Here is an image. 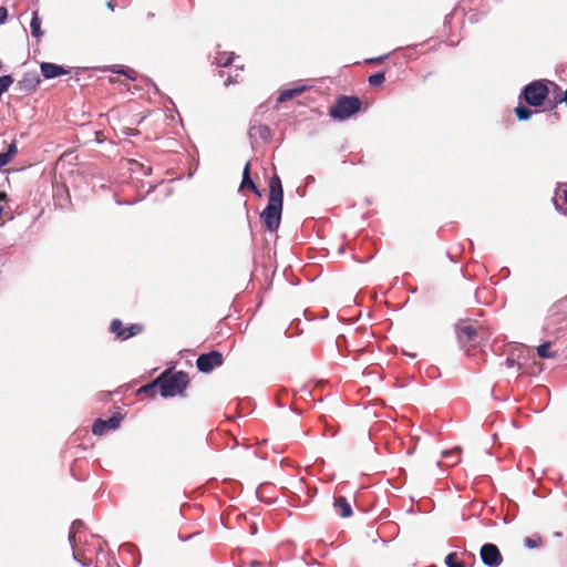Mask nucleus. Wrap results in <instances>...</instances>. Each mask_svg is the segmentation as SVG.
Instances as JSON below:
<instances>
[{
  "instance_id": "obj_1",
  "label": "nucleus",
  "mask_w": 567,
  "mask_h": 567,
  "mask_svg": "<svg viewBox=\"0 0 567 567\" xmlns=\"http://www.w3.org/2000/svg\"><path fill=\"white\" fill-rule=\"evenodd\" d=\"M284 189L278 175L269 179V196L266 208L260 214V219L269 231H276L281 221Z\"/></svg>"
},
{
  "instance_id": "obj_2",
  "label": "nucleus",
  "mask_w": 567,
  "mask_h": 567,
  "mask_svg": "<svg viewBox=\"0 0 567 567\" xmlns=\"http://www.w3.org/2000/svg\"><path fill=\"white\" fill-rule=\"evenodd\" d=\"M157 379L159 383V393L163 398L184 395V392L189 384V378L186 372H173L172 369L163 371Z\"/></svg>"
},
{
  "instance_id": "obj_3",
  "label": "nucleus",
  "mask_w": 567,
  "mask_h": 567,
  "mask_svg": "<svg viewBox=\"0 0 567 567\" xmlns=\"http://www.w3.org/2000/svg\"><path fill=\"white\" fill-rule=\"evenodd\" d=\"M545 80H534L526 84L520 93L519 100L524 101L528 106H542L549 94V89Z\"/></svg>"
},
{
  "instance_id": "obj_4",
  "label": "nucleus",
  "mask_w": 567,
  "mask_h": 567,
  "mask_svg": "<svg viewBox=\"0 0 567 567\" xmlns=\"http://www.w3.org/2000/svg\"><path fill=\"white\" fill-rule=\"evenodd\" d=\"M361 100L357 96H340L330 109V116L340 121L347 120L361 110Z\"/></svg>"
},
{
  "instance_id": "obj_5",
  "label": "nucleus",
  "mask_w": 567,
  "mask_h": 567,
  "mask_svg": "<svg viewBox=\"0 0 567 567\" xmlns=\"http://www.w3.org/2000/svg\"><path fill=\"white\" fill-rule=\"evenodd\" d=\"M224 363V355L219 351H210L208 353L200 354L196 360V367L198 371L203 373H209L214 369L221 367Z\"/></svg>"
},
{
  "instance_id": "obj_6",
  "label": "nucleus",
  "mask_w": 567,
  "mask_h": 567,
  "mask_svg": "<svg viewBox=\"0 0 567 567\" xmlns=\"http://www.w3.org/2000/svg\"><path fill=\"white\" fill-rule=\"evenodd\" d=\"M110 331L114 333L117 339L127 340L142 333L144 331V327L140 323H133L124 327L120 319H113L110 324Z\"/></svg>"
},
{
  "instance_id": "obj_7",
  "label": "nucleus",
  "mask_w": 567,
  "mask_h": 567,
  "mask_svg": "<svg viewBox=\"0 0 567 567\" xmlns=\"http://www.w3.org/2000/svg\"><path fill=\"white\" fill-rule=\"evenodd\" d=\"M482 563L487 567H499L503 563V556L495 544L486 543L480 549Z\"/></svg>"
},
{
  "instance_id": "obj_8",
  "label": "nucleus",
  "mask_w": 567,
  "mask_h": 567,
  "mask_svg": "<svg viewBox=\"0 0 567 567\" xmlns=\"http://www.w3.org/2000/svg\"><path fill=\"white\" fill-rule=\"evenodd\" d=\"M122 419L123 417L120 413L114 414L113 416H111L107 420L97 419L93 423L92 433L94 435L101 436L111 430H116L120 426Z\"/></svg>"
},
{
  "instance_id": "obj_9",
  "label": "nucleus",
  "mask_w": 567,
  "mask_h": 567,
  "mask_svg": "<svg viewBox=\"0 0 567 567\" xmlns=\"http://www.w3.org/2000/svg\"><path fill=\"white\" fill-rule=\"evenodd\" d=\"M457 340L462 347L477 343L478 331L474 326L465 324L456 327Z\"/></svg>"
},
{
  "instance_id": "obj_10",
  "label": "nucleus",
  "mask_w": 567,
  "mask_h": 567,
  "mask_svg": "<svg viewBox=\"0 0 567 567\" xmlns=\"http://www.w3.org/2000/svg\"><path fill=\"white\" fill-rule=\"evenodd\" d=\"M40 69H41L42 75L45 79H53V78L69 73V71L63 69L62 66L54 64V63H49V62L41 63Z\"/></svg>"
},
{
  "instance_id": "obj_11",
  "label": "nucleus",
  "mask_w": 567,
  "mask_h": 567,
  "mask_svg": "<svg viewBox=\"0 0 567 567\" xmlns=\"http://www.w3.org/2000/svg\"><path fill=\"white\" fill-rule=\"evenodd\" d=\"M249 136L251 138H260L264 142H269L271 140V130L269 128V126L265 125V124H258V125H254L249 128Z\"/></svg>"
},
{
  "instance_id": "obj_12",
  "label": "nucleus",
  "mask_w": 567,
  "mask_h": 567,
  "mask_svg": "<svg viewBox=\"0 0 567 567\" xmlns=\"http://www.w3.org/2000/svg\"><path fill=\"white\" fill-rule=\"evenodd\" d=\"M333 506L341 517H350L352 514L351 506L346 497L339 496L334 498Z\"/></svg>"
},
{
  "instance_id": "obj_13",
  "label": "nucleus",
  "mask_w": 567,
  "mask_h": 567,
  "mask_svg": "<svg viewBox=\"0 0 567 567\" xmlns=\"http://www.w3.org/2000/svg\"><path fill=\"white\" fill-rule=\"evenodd\" d=\"M39 84L40 78L35 72L25 73L22 80L20 81V85L29 91L35 90Z\"/></svg>"
},
{
  "instance_id": "obj_14",
  "label": "nucleus",
  "mask_w": 567,
  "mask_h": 567,
  "mask_svg": "<svg viewBox=\"0 0 567 567\" xmlns=\"http://www.w3.org/2000/svg\"><path fill=\"white\" fill-rule=\"evenodd\" d=\"M235 59L234 52L217 51L214 58V63L218 66H228Z\"/></svg>"
},
{
  "instance_id": "obj_15",
  "label": "nucleus",
  "mask_w": 567,
  "mask_h": 567,
  "mask_svg": "<svg viewBox=\"0 0 567 567\" xmlns=\"http://www.w3.org/2000/svg\"><path fill=\"white\" fill-rule=\"evenodd\" d=\"M240 187L241 188L248 187L254 193H256L257 195L260 196V193H259L258 188L256 187V185L254 184V182L250 178V163H247L245 165V168H244V172H243V181H241Z\"/></svg>"
},
{
  "instance_id": "obj_16",
  "label": "nucleus",
  "mask_w": 567,
  "mask_h": 567,
  "mask_svg": "<svg viewBox=\"0 0 567 567\" xmlns=\"http://www.w3.org/2000/svg\"><path fill=\"white\" fill-rule=\"evenodd\" d=\"M305 91V87H295V89H288L280 93L278 96V102L284 103L289 100H292L296 96H299Z\"/></svg>"
},
{
  "instance_id": "obj_17",
  "label": "nucleus",
  "mask_w": 567,
  "mask_h": 567,
  "mask_svg": "<svg viewBox=\"0 0 567 567\" xmlns=\"http://www.w3.org/2000/svg\"><path fill=\"white\" fill-rule=\"evenodd\" d=\"M30 28H31V34L32 37L39 39L42 37L43 32L41 30V19L38 14L37 11H34L32 13V19H31V22H30Z\"/></svg>"
},
{
  "instance_id": "obj_18",
  "label": "nucleus",
  "mask_w": 567,
  "mask_h": 567,
  "mask_svg": "<svg viewBox=\"0 0 567 567\" xmlns=\"http://www.w3.org/2000/svg\"><path fill=\"white\" fill-rule=\"evenodd\" d=\"M159 389L158 379L156 378L154 381L141 386L137 390V394H146L148 396H155V393Z\"/></svg>"
},
{
  "instance_id": "obj_19",
  "label": "nucleus",
  "mask_w": 567,
  "mask_h": 567,
  "mask_svg": "<svg viewBox=\"0 0 567 567\" xmlns=\"http://www.w3.org/2000/svg\"><path fill=\"white\" fill-rule=\"evenodd\" d=\"M551 343L549 341L543 342L537 347V354L542 359H551L557 355L556 352L550 351Z\"/></svg>"
},
{
  "instance_id": "obj_20",
  "label": "nucleus",
  "mask_w": 567,
  "mask_h": 567,
  "mask_svg": "<svg viewBox=\"0 0 567 567\" xmlns=\"http://www.w3.org/2000/svg\"><path fill=\"white\" fill-rule=\"evenodd\" d=\"M514 112L518 121H528L534 114V112L528 106L523 104H518Z\"/></svg>"
},
{
  "instance_id": "obj_21",
  "label": "nucleus",
  "mask_w": 567,
  "mask_h": 567,
  "mask_svg": "<svg viewBox=\"0 0 567 567\" xmlns=\"http://www.w3.org/2000/svg\"><path fill=\"white\" fill-rule=\"evenodd\" d=\"M84 527V524L82 520L76 519L71 525V532L69 534V540L72 545V547H75L76 545V534L81 532V529Z\"/></svg>"
},
{
  "instance_id": "obj_22",
  "label": "nucleus",
  "mask_w": 567,
  "mask_h": 567,
  "mask_svg": "<svg viewBox=\"0 0 567 567\" xmlns=\"http://www.w3.org/2000/svg\"><path fill=\"white\" fill-rule=\"evenodd\" d=\"M460 454H461V449L455 447L450 451H444L442 455L445 458H450L452 461V464H457L460 462Z\"/></svg>"
},
{
  "instance_id": "obj_23",
  "label": "nucleus",
  "mask_w": 567,
  "mask_h": 567,
  "mask_svg": "<svg viewBox=\"0 0 567 567\" xmlns=\"http://www.w3.org/2000/svg\"><path fill=\"white\" fill-rule=\"evenodd\" d=\"M457 554L456 553H450L445 557V565L447 567H466L463 563L457 561Z\"/></svg>"
},
{
  "instance_id": "obj_24",
  "label": "nucleus",
  "mask_w": 567,
  "mask_h": 567,
  "mask_svg": "<svg viewBox=\"0 0 567 567\" xmlns=\"http://www.w3.org/2000/svg\"><path fill=\"white\" fill-rule=\"evenodd\" d=\"M385 81V72H378L369 76V83L372 86H379Z\"/></svg>"
},
{
  "instance_id": "obj_25",
  "label": "nucleus",
  "mask_w": 567,
  "mask_h": 567,
  "mask_svg": "<svg viewBox=\"0 0 567 567\" xmlns=\"http://www.w3.org/2000/svg\"><path fill=\"white\" fill-rule=\"evenodd\" d=\"M13 83V78L11 75L0 76V96L7 92L10 85Z\"/></svg>"
},
{
  "instance_id": "obj_26",
  "label": "nucleus",
  "mask_w": 567,
  "mask_h": 567,
  "mask_svg": "<svg viewBox=\"0 0 567 567\" xmlns=\"http://www.w3.org/2000/svg\"><path fill=\"white\" fill-rule=\"evenodd\" d=\"M542 543V538L539 536L537 537H525L524 538V545L528 549L537 548Z\"/></svg>"
},
{
  "instance_id": "obj_27",
  "label": "nucleus",
  "mask_w": 567,
  "mask_h": 567,
  "mask_svg": "<svg viewBox=\"0 0 567 567\" xmlns=\"http://www.w3.org/2000/svg\"><path fill=\"white\" fill-rule=\"evenodd\" d=\"M505 365L508 369H516V372H519L520 369H522V365L518 362H516L514 359H512V358H507L506 359Z\"/></svg>"
},
{
  "instance_id": "obj_28",
  "label": "nucleus",
  "mask_w": 567,
  "mask_h": 567,
  "mask_svg": "<svg viewBox=\"0 0 567 567\" xmlns=\"http://www.w3.org/2000/svg\"><path fill=\"white\" fill-rule=\"evenodd\" d=\"M4 153L7 154V156H8L9 158H11V159H12V158L16 156V154L18 153L17 143L13 141V142L9 145L8 151H7V152H4Z\"/></svg>"
},
{
  "instance_id": "obj_29",
  "label": "nucleus",
  "mask_w": 567,
  "mask_h": 567,
  "mask_svg": "<svg viewBox=\"0 0 567 567\" xmlns=\"http://www.w3.org/2000/svg\"><path fill=\"white\" fill-rule=\"evenodd\" d=\"M120 73L124 74L130 80H133V81L136 80L137 73H136V71H134L132 69H128L127 71H120Z\"/></svg>"
},
{
  "instance_id": "obj_30",
  "label": "nucleus",
  "mask_w": 567,
  "mask_h": 567,
  "mask_svg": "<svg viewBox=\"0 0 567 567\" xmlns=\"http://www.w3.org/2000/svg\"><path fill=\"white\" fill-rule=\"evenodd\" d=\"M8 19V10L6 7H0V24L4 23Z\"/></svg>"
},
{
  "instance_id": "obj_31",
  "label": "nucleus",
  "mask_w": 567,
  "mask_h": 567,
  "mask_svg": "<svg viewBox=\"0 0 567 567\" xmlns=\"http://www.w3.org/2000/svg\"><path fill=\"white\" fill-rule=\"evenodd\" d=\"M10 161L11 158H9L6 153H0V169L3 166H6Z\"/></svg>"
},
{
  "instance_id": "obj_32",
  "label": "nucleus",
  "mask_w": 567,
  "mask_h": 567,
  "mask_svg": "<svg viewBox=\"0 0 567 567\" xmlns=\"http://www.w3.org/2000/svg\"><path fill=\"white\" fill-rule=\"evenodd\" d=\"M396 443L400 444V445H403L401 436H393L392 435V441H391L392 451L395 449Z\"/></svg>"
},
{
  "instance_id": "obj_33",
  "label": "nucleus",
  "mask_w": 567,
  "mask_h": 567,
  "mask_svg": "<svg viewBox=\"0 0 567 567\" xmlns=\"http://www.w3.org/2000/svg\"><path fill=\"white\" fill-rule=\"evenodd\" d=\"M560 187L565 188L563 198H564L565 204L567 205V183H558L557 188H560Z\"/></svg>"
},
{
  "instance_id": "obj_34",
  "label": "nucleus",
  "mask_w": 567,
  "mask_h": 567,
  "mask_svg": "<svg viewBox=\"0 0 567 567\" xmlns=\"http://www.w3.org/2000/svg\"><path fill=\"white\" fill-rule=\"evenodd\" d=\"M558 97H559V96H556V97L554 99V101H549V110H554V109H556V107H557V105L560 103V102H558Z\"/></svg>"
},
{
  "instance_id": "obj_35",
  "label": "nucleus",
  "mask_w": 567,
  "mask_h": 567,
  "mask_svg": "<svg viewBox=\"0 0 567 567\" xmlns=\"http://www.w3.org/2000/svg\"><path fill=\"white\" fill-rule=\"evenodd\" d=\"M558 102H565L567 104V90L564 92V95L558 97Z\"/></svg>"
},
{
  "instance_id": "obj_36",
  "label": "nucleus",
  "mask_w": 567,
  "mask_h": 567,
  "mask_svg": "<svg viewBox=\"0 0 567 567\" xmlns=\"http://www.w3.org/2000/svg\"><path fill=\"white\" fill-rule=\"evenodd\" d=\"M553 203H554L555 208H556L557 212H561L563 210L560 205L557 203L556 198H553Z\"/></svg>"
},
{
  "instance_id": "obj_37",
  "label": "nucleus",
  "mask_w": 567,
  "mask_h": 567,
  "mask_svg": "<svg viewBox=\"0 0 567 567\" xmlns=\"http://www.w3.org/2000/svg\"><path fill=\"white\" fill-rule=\"evenodd\" d=\"M107 7H109L111 10H113V9H114V6H113L112 1H109V2H107Z\"/></svg>"
},
{
  "instance_id": "obj_38",
  "label": "nucleus",
  "mask_w": 567,
  "mask_h": 567,
  "mask_svg": "<svg viewBox=\"0 0 567 567\" xmlns=\"http://www.w3.org/2000/svg\"><path fill=\"white\" fill-rule=\"evenodd\" d=\"M110 82L115 83V82H117V80L115 78H110Z\"/></svg>"
},
{
  "instance_id": "obj_39",
  "label": "nucleus",
  "mask_w": 567,
  "mask_h": 567,
  "mask_svg": "<svg viewBox=\"0 0 567 567\" xmlns=\"http://www.w3.org/2000/svg\"><path fill=\"white\" fill-rule=\"evenodd\" d=\"M405 453H406V454H411V453H412V449H411V447H409V449L406 450V452H405Z\"/></svg>"
}]
</instances>
